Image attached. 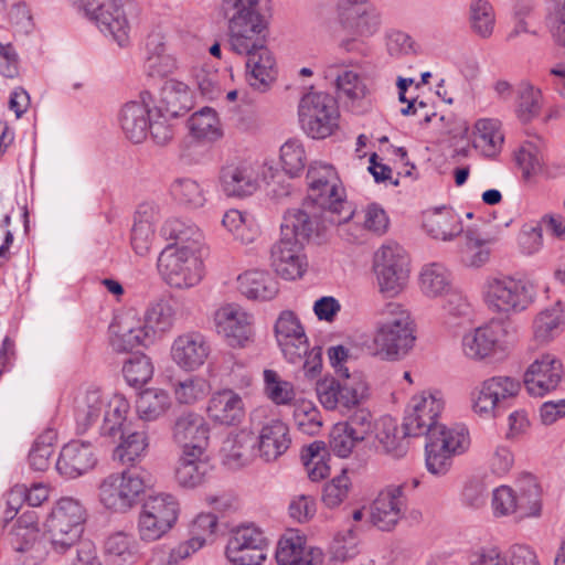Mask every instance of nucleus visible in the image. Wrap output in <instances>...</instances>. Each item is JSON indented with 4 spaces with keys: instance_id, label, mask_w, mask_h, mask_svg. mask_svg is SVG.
<instances>
[{
    "instance_id": "bb28decb",
    "label": "nucleus",
    "mask_w": 565,
    "mask_h": 565,
    "mask_svg": "<svg viewBox=\"0 0 565 565\" xmlns=\"http://www.w3.org/2000/svg\"><path fill=\"white\" fill-rule=\"evenodd\" d=\"M216 326L232 347H245L250 341L252 316L236 306H226L216 313Z\"/></svg>"
},
{
    "instance_id": "4be33fe9",
    "label": "nucleus",
    "mask_w": 565,
    "mask_h": 565,
    "mask_svg": "<svg viewBox=\"0 0 565 565\" xmlns=\"http://www.w3.org/2000/svg\"><path fill=\"white\" fill-rule=\"evenodd\" d=\"M563 364L552 354H543L527 367L524 385L529 394L543 396L555 390L563 377Z\"/></svg>"
},
{
    "instance_id": "0eeeda50",
    "label": "nucleus",
    "mask_w": 565,
    "mask_h": 565,
    "mask_svg": "<svg viewBox=\"0 0 565 565\" xmlns=\"http://www.w3.org/2000/svg\"><path fill=\"white\" fill-rule=\"evenodd\" d=\"M319 402L328 411L350 412L369 397V385L360 372L349 373L348 369L338 370V379L324 377L316 385Z\"/></svg>"
},
{
    "instance_id": "4468645a",
    "label": "nucleus",
    "mask_w": 565,
    "mask_h": 565,
    "mask_svg": "<svg viewBox=\"0 0 565 565\" xmlns=\"http://www.w3.org/2000/svg\"><path fill=\"white\" fill-rule=\"evenodd\" d=\"M179 507L170 494L150 497L142 505L138 520L139 536L153 542L168 533L178 519Z\"/></svg>"
},
{
    "instance_id": "c9c22d12",
    "label": "nucleus",
    "mask_w": 565,
    "mask_h": 565,
    "mask_svg": "<svg viewBox=\"0 0 565 565\" xmlns=\"http://www.w3.org/2000/svg\"><path fill=\"white\" fill-rule=\"evenodd\" d=\"M134 317L120 318L117 326H113L114 338L111 344L117 351H129L139 345L147 347L153 342L152 333L145 326H132Z\"/></svg>"
},
{
    "instance_id": "774afa93",
    "label": "nucleus",
    "mask_w": 565,
    "mask_h": 565,
    "mask_svg": "<svg viewBox=\"0 0 565 565\" xmlns=\"http://www.w3.org/2000/svg\"><path fill=\"white\" fill-rule=\"evenodd\" d=\"M550 33L554 44L565 51V0H551Z\"/></svg>"
},
{
    "instance_id": "a18cd8bd",
    "label": "nucleus",
    "mask_w": 565,
    "mask_h": 565,
    "mask_svg": "<svg viewBox=\"0 0 565 565\" xmlns=\"http://www.w3.org/2000/svg\"><path fill=\"white\" fill-rule=\"evenodd\" d=\"M191 135L199 140L215 141L222 137L217 114L210 107L194 113L188 121Z\"/></svg>"
},
{
    "instance_id": "ea45409f",
    "label": "nucleus",
    "mask_w": 565,
    "mask_h": 565,
    "mask_svg": "<svg viewBox=\"0 0 565 565\" xmlns=\"http://www.w3.org/2000/svg\"><path fill=\"white\" fill-rule=\"evenodd\" d=\"M175 321V309L170 299L160 298L152 301L146 310L145 323L152 338L172 329Z\"/></svg>"
},
{
    "instance_id": "9d476101",
    "label": "nucleus",
    "mask_w": 565,
    "mask_h": 565,
    "mask_svg": "<svg viewBox=\"0 0 565 565\" xmlns=\"http://www.w3.org/2000/svg\"><path fill=\"white\" fill-rule=\"evenodd\" d=\"M192 246H167L158 257V271L173 288L184 289L198 285L203 277V263Z\"/></svg>"
},
{
    "instance_id": "3c124183",
    "label": "nucleus",
    "mask_w": 565,
    "mask_h": 565,
    "mask_svg": "<svg viewBox=\"0 0 565 565\" xmlns=\"http://www.w3.org/2000/svg\"><path fill=\"white\" fill-rule=\"evenodd\" d=\"M563 307L558 300L552 308L541 311L534 320V337L540 342H547L557 333L563 323Z\"/></svg>"
},
{
    "instance_id": "20e7f679",
    "label": "nucleus",
    "mask_w": 565,
    "mask_h": 565,
    "mask_svg": "<svg viewBox=\"0 0 565 565\" xmlns=\"http://www.w3.org/2000/svg\"><path fill=\"white\" fill-rule=\"evenodd\" d=\"M416 324L411 312L401 303L388 302L381 310L374 343L386 360L403 359L413 349Z\"/></svg>"
},
{
    "instance_id": "8fccbe9b",
    "label": "nucleus",
    "mask_w": 565,
    "mask_h": 565,
    "mask_svg": "<svg viewBox=\"0 0 565 565\" xmlns=\"http://www.w3.org/2000/svg\"><path fill=\"white\" fill-rule=\"evenodd\" d=\"M542 90L530 82H522L518 90L516 113L521 121L527 122L537 117L542 108Z\"/></svg>"
},
{
    "instance_id": "6e6552de",
    "label": "nucleus",
    "mask_w": 565,
    "mask_h": 565,
    "mask_svg": "<svg viewBox=\"0 0 565 565\" xmlns=\"http://www.w3.org/2000/svg\"><path fill=\"white\" fill-rule=\"evenodd\" d=\"M482 297L492 312L515 315L526 310L533 303L535 291L529 281L499 275L486 279Z\"/></svg>"
},
{
    "instance_id": "58836bf2",
    "label": "nucleus",
    "mask_w": 565,
    "mask_h": 565,
    "mask_svg": "<svg viewBox=\"0 0 565 565\" xmlns=\"http://www.w3.org/2000/svg\"><path fill=\"white\" fill-rule=\"evenodd\" d=\"M516 513L519 518L539 516L541 514V489L536 479L530 475H523L518 481Z\"/></svg>"
},
{
    "instance_id": "6e6d98bb",
    "label": "nucleus",
    "mask_w": 565,
    "mask_h": 565,
    "mask_svg": "<svg viewBox=\"0 0 565 565\" xmlns=\"http://www.w3.org/2000/svg\"><path fill=\"white\" fill-rule=\"evenodd\" d=\"M10 543L15 552L30 553L34 559L42 556L40 530L13 526L10 532Z\"/></svg>"
},
{
    "instance_id": "423d86ee",
    "label": "nucleus",
    "mask_w": 565,
    "mask_h": 565,
    "mask_svg": "<svg viewBox=\"0 0 565 565\" xmlns=\"http://www.w3.org/2000/svg\"><path fill=\"white\" fill-rule=\"evenodd\" d=\"M87 513L82 502L71 497L61 498L46 519L45 526L56 553H73L79 544Z\"/></svg>"
},
{
    "instance_id": "de8ad7c7",
    "label": "nucleus",
    "mask_w": 565,
    "mask_h": 565,
    "mask_svg": "<svg viewBox=\"0 0 565 565\" xmlns=\"http://www.w3.org/2000/svg\"><path fill=\"white\" fill-rule=\"evenodd\" d=\"M469 24L472 32L481 39H489L493 34L495 12L489 0L470 1Z\"/></svg>"
},
{
    "instance_id": "ddd939ff",
    "label": "nucleus",
    "mask_w": 565,
    "mask_h": 565,
    "mask_svg": "<svg viewBox=\"0 0 565 565\" xmlns=\"http://www.w3.org/2000/svg\"><path fill=\"white\" fill-rule=\"evenodd\" d=\"M83 9L89 19L96 22L104 33L125 47L129 43L130 23L127 17L129 1L124 0H82Z\"/></svg>"
},
{
    "instance_id": "09e8293b",
    "label": "nucleus",
    "mask_w": 565,
    "mask_h": 565,
    "mask_svg": "<svg viewBox=\"0 0 565 565\" xmlns=\"http://www.w3.org/2000/svg\"><path fill=\"white\" fill-rule=\"evenodd\" d=\"M475 147L481 148L486 156H494L503 142V135L495 119H479L475 125Z\"/></svg>"
},
{
    "instance_id": "37998d69",
    "label": "nucleus",
    "mask_w": 565,
    "mask_h": 565,
    "mask_svg": "<svg viewBox=\"0 0 565 565\" xmlns=\"http://www.w3.org/2000/svg\"><path fill=\"white\" fill-rule=\"evenodd\" d=\"M162 234L174 243L169 246L183 247L192 246L193 250H199L203 238L202 232L192 223L184 222L179 218L168 220L163 227Z\"/></svg>"
},
{
    "instance_id": "bf43d9fd",
    "label": "nucleus",
    "mask_w": 565,
    "mask_h": 565,
    "mask_svg": "<svg viewBox=\"0 0 565 565\" xmlns=\"http://www.w3.org/2000/svg\"><path fill=\"white\" fill-rule=\"evenodd\" d=\"M281 167L286 174L297 177L306 167L307 157L300 141L291 139L280 148Z\"/></svg>"
},
{
    "instance_id": "4d7b16f0",
    "label": "nucleus",
    "mask_w": 565,
    "mask_h": 565,
    "mask_svg": "<svg viewBox=\"0 0 565 565\" xmlns=\"http://www.w3.org/2000/svg\"><path fill=\"white\" fill-rule=\"evenodd\" d=\"M278 565H318L313 557L303 556L300 539L282 537L276 551Z\"/></svg>"
},
{
    "instance_id": "412c9836",
    "label": "nucleus",
    "mask_w": 565,
    "mask_h": 565,
    "mask_svg": "<svg viewBox=\"0 0 565 565\" xmlns=\"http://www.w3.org/2000/svg\"><path fill=\"white\" fill-rule=\"evenodd\" d=\"M209 425L204 418L191 411L177 416L172 426V438L182 451L204 454L209 445Z\"/></svg>"
},
{
    "instance_id": "f03ea898",
    "label": "nucleus",
    "mask_w": 565,
    "mask_h": 565,
    "mask_svg": "<svg viewBox=\"0 0 565 565\" xmlns=\"http://www.w3.org/2000/svg\"><path fill=\"white\" fill-rule=\"evenodd\" d=\"M308 195L301 207L291 209L287 212H300L307 214L310 220L322 227L327 225L341 224L349 221L354 212L349 210L342 216L345 205L344 189L340 179L330 164L313 162L307 172Z\"/></svg>"
},
{
    "instance_id": "864d4df0",
    "label": "nucleus",
    "mask_w": 565,
    "mask_h": 565,
    "mask_svg": "<svg viewBox=\"0 0 565 565\" xmlns=\"http://www.w3.org/2000/svg\"><path fill=\"white\" fill-rule=\"evenodd\" d=\"M515 162L522 171V179L531 182L543 171V157L537 146L532 142H524L515 152Z\"/></svg>"
},
{
    "instance_id": "338daca9",
    "label": "nucleus",
    "mask_w": 565,
    "mask_h": 565,
    "mask_svg": "<svg viewBox=\"0 0 565 565\" xmlns=\"http://www.w3.org/2000/svg\"><path fill=\"white\" fill-rule=\"evenodd\" d=\"M294 418L299 430L310 436L318 434L322 427L320 412L310 403L300 405L295 411Z\"/></svg>"
},
{
    "instance_id": "052dcab7",
    "label": "nucleus",
    "mask_w": 565,
    "mask_h": 565,
    "mask_svg": "<svg viewBox=\"0 0 565 565\" xmlns=\"http://www.w3.org/2000/svg\"><path fill=\"white\" fill-rule=\"evenodd\" d=\"M104 550L107 555L115 559L126 562L137 554V542L132 535L116 532L105 540Z\"/></svg>"
},
{
    "instance_id": "1a4fd4ad",
    "label": "nucleus",
    "mask_w": 565,
    "mask_h": 565,
    "mask_svg": "<svg viewBox=\"0 0 565 565\" xmlns=\"http://www.w3.org/2000/svg\"><path fill=\"white\" fill-rule=\"evenodd\" d=\"M151 481V475L138 467L111 473L99 484V501L106 509L125 512L136 503Z\"/></svg>"
},
{
    "instance_id": "473e14b6",
    "label": "nucleus",
    "mask_w": 565,
    "mask_h": 565,
    "mask_svg": "<svg viewBox=\"0 0 565 565\" xmlns=\"http://www.w3.org/2000/svg\"><path fill=\"white\" fill-rule=\"evenodd\" d=\"M157 221L158 207L153 203L139 204L131 230V246L136 254L143 256L150 250Z\"/></svg>"
},
{
    "instance_id": "b1692460",
    "label": "nucleus",
    "mask_w": 565,
    "mask_h": 565,
    "mask_svg": "<svg viewBox=\"0 0 565 565\" xmlns=\"http://www.w3.org/2000/svg\"><path fill=\"white\" fill-rule=\"evenodd\" d=\"M141 100H132L124 105L119 114V122L126 137L134 143L142 142L148 136L152 97L149 92L140 95Z\"/></svg>"
},
{
    "instance_id": "6ab92c4d",
    "label": "nucleus",
    "mask_w": 565,
    "mask_h": 565,
    "mask_svg": "<svg viewBox=\"0 0 565 565\" xmlns=\"http://www.w3.org/2000/svg\"><path fill=\"white\" fill-rule=\"evenodd\" d=\"M404 484H391L384 488L371 505V522L381 531H391L404 516L406 497Z\"/></svg>"
},
{
    "instance_id": "49530a36",
    "label": "nucleus",
    "mask_w": 565,
    "mask_h": 565,
    "mask_svg": "<svg viewBox=\"0 0 565 565\" xmlns=\"http://www.w3.org/2000/svg\"><path fill=\"white\" fill-rule=\"evenodd\" d=\"M121 443L114 450V459L122 465H134L145 457L148 448V436L145 431H134L124 436L122 428L118 433Z\"/></svg>"
},
{
    "instance_id": "680f3d73",
    "label": "nucleus",
    "mask_w": 565,
    "mask_h": 565,
    "mask_svg": "<svg viewBox=\"0 0 565 565\" xmlns=\"http://www.w3.org/2000/svg\"><path fill=\"white\" fill-rule=\"evenodd\" d=\"M170 190L175 200L192 207H201L205 202L200 184L192 179H177Z\"/></svg>"
},
{
    "instance_id": "5701e85b",
    "label": "nucleus",
    "mask_w": 565,
    "mask_h": 565,
    "mask_svg": "<svg viewBox=\"0 0 565 565\" xmlns=\"http://www.w3.org/2000/svg\"><path fill=\"white\" fill-rule=\"evenodd\" d=\"M97 462L95 449L88 441L72 440L61 449L56 470L68 479H75L92 470Z\"/></svg>"
},
{
    "instance_id": "79ce46f5",
    "label": "nucleus",
    "mask_w": 565,
    "mask_h": 565,
    "mask_svg": "<svg viewBox=\"0 0 565 565\" xmlns=\"http://www.w3.org/2000/svg\"><path fill=\"white\" fill-rule=\"evenodd\" d=\"M171 406L169 394L161 388H148L142 391L136 401V409L139 418L146 422L157 420Z\"/></svg>"
},
{
    "instance_id": "e433bc0d",
    "label": "nucleus",
    "mask_w": 565,
    "mask_h": 565,
    "mask_svg": "<svg viewBox=\"0 0 565 565\" xmlns=\"http://www.w3.org/2000/svg\"><path fill=\"white\" fill-rule=\"evenodd\" d=\"M424 227L429 236L441 241H451L463 232L460 217L445 207L427 214Z\"/></svg>"
},
{
    "instance_id": "72a5a7b5",
    "label": "nucleus",
    "mask_w": 565,
    "mask_h": 565,
    "mask_svg": "<svg viewBox=\"0 0 565 565\" xmlns=\"http://www.w3.org/2000/svg\"><path fill=\"white\" fill-rule=\"evenodd\" d=\"M204 454L182 451L175 468V480L183 487L193 489L209 478L212 466L203 459Z\"/></svg>"
},
{
    "instance_id": "0e129e2a",
    "label": "nucleus",
    "mask_w": 565,
    "mask_h": 565,
    "mask_svg": "<svg viewBox=\"0 0 565 565\" xmlns=\"http://www.w3.org/2000/svg\"><path fill=\"white\" fill-rule=\"evenodd\" d=\"M361 441L343 423H338L330 433L329 447L338 457L347 458Z\"/></svg>"
},
{
    "instance_id": "a878e982",
    "label": "nucleus",
    "mask_w": 565,
    "mask_h": 565,
    "mask_svg": "<svg viewBox=\"0 0 565 565\" xmlns=\"http://www.w3.org/2000/svg\"><path fill=\"white\" fill-rule=\"evenodd\" d=\"M210 354V345L199 332L179 335L172 343V360L183 370L193 371L204 364Z\"/></svg>"
},
{
    "instance_id": "5fc2aeb1",
    "label": "nucleus",
    "mask_w": 565,
    "mask_h": 565,
    "mask_svg": "<svg viewBox=\"0 0 565 565\" xmlns=\"http://www.w3.org/2000/svg\"><path fill=\"white\" fill-rule=\"evenodd\" d=\"M335 66L330 65L326 71V77L335 76V86L340 99L354 100L364 97L365 86L360 76L352 71L334 74Z\"/></svg>"
},
{
    "instance_id": "a19ab883",
    "label": "nucleus",
    "mask_w": 565,
    "mask_h": 565,
    "mask_svg": "<svg viewBox=\"0 0 565 565\" xmlns=\"http://www.w3.org/2000/svg\"><path fill=\"white\" fill-rule=\"evenodd\" d=\"M419 286L423 294L429 298H436L451 291V275L439 263L425 265L419 275Z\"/></svg>"
},
{
    "instance_id": "aec40b11",
    "label": "nucleus",
    "mask_w": 565,
    "mask_h": 565,
    "mask_svg": "<svg viewBox=\"0 0 565 565\" xmlns=\"http://www.w3.org/2000/svg\"><path fill=\"white\" fill-rule=\"evenodd\" d=\"M275 334L277 342L285 355L291 362H299L309 350L308 339L297 316L290 311H282L276 323Z\"/></svg>"
},
{
    "instance_id": "a211bd4d",
    "label": "nucleus",
    "mask_w": 565,
    "mask_h": 565,
    "mask_svg": "<svg viewBox=\"0 0 565 565\" xmlns=\"http://www.w3.org/2000/svg\"><path fill=\"white\" fill-rule=\"evenodd\" d=\"M228 19V44L237 54L250 53L267 44V22L257 12L233 15Z\"/></svg>"
},
{
    "instance_id": "4c0bfd02",
    "label": "nucleus",
    "mask_w": 565,
    "mask_h": 565,
    "mask_svg": "<svg viewBox=\"0 0 565 565\" xmlns=\"http://www.w3.org/2000/svg\"><path fill=\"white\" fill-rule=\"evenodd\" d=\"M494 238L486 237L476 230L465 232V245L461 247V262L468 267H481L490 258V245Z\"/></svg>"
},
{
    "instance_id": "13d9d810",
    "label": "nucleus",
    "mask_w": 565,
    "mask_h": 565,
    "mask_svg": "<svg viewBox=\"0 0 565 565\" xmlns=\"http://www.w3.org/2000/svg\"><path fill=\"white\" fill-rule=\"evenodd\" d=\"M122 373L129 385L140 386L151 380L153 365L147 355L134 354L125 362Z\"/></svg>"
},
{
    "instance_id": "f8f14e48",
    "label": "nucleus",
    "mask_w": 565,
    "mask_h": 565,
    "mask_svg": "<svg viewBox=\"0 0 565 565\" xmlns=\"http://www.w3.org/2000/svg\"><path fill=\"white\" fill-rule=\"evenodd\" d=\"M521 384L511 376H492L477 385L470 394L472 409L483 418H494L505 411V403L518 395Z\"/></svg>"
},
{
    "instance_id": "c03bdc74",
    "label": "nucleus",
    "mask_w": 565,
    "mask_h": 565,
    "mask_svg": "<svg viewBox=\"0 0 565 565\" xmlns=\"http://www.w3.org/2000/svg\"><path fill=\"white\" fill-rule=\"evenodd\" d=\"M375 437L385 454L394 458L406 455L407 443L404 440L406 436H398L397 424L392 417H384L380 420Z\"/></svg>"
},
{
    "instance_id": "9b49d317",
    "label": "nucleus",
    "mask_w": 565,
    "mask_h": 565,
    "mask_svg": "<svg viewBox=\"0 0 565 565\" xmlns=\"http://www.w3.org/2000/svg\"><path fill=\"white\" fill-rule=\"evenodd\" d=\"M298 117L301 128L309 137L327 138L338 127L337 102L327 93L308 92L299 102Z\"/></svg>"
},
{
    "instance_id": "f257e3e1",
    "label": "nucleus",
    "mask_w": 565,
    "mask_h": 565,
    "mask_svg": "<svg viewBox=\"0 0 565 565\" xmlns=\"http://www.w3.org/2000/svg\"><path fill=\"white\" fill-rule=\"evenodd\" d=\"M443 408L440 398L423 393L412 398V411L403 423L405 436L426 437V467L436 476L446 475L452 465V457L463 454L470 445L468 430L463 426L446 427L437 422Z\"/></svg>"
},
{
    "instance_id": "dca6fc26",
    "label": "nucleus",
    "mask_w": 565,
    "mask_h": 565,
    "mask_svg": "<svg viewBox=\"0 0 565 565\" xmlns=\"http://www.w3.org/2000/svg\"><path fill=\"white\" fill-rule=\"evenodd\" d=\"M373 268L382 292L399 294L408 278L407 257L398 245H384L374 255Z\"/></svg>"
},
{
    "instance_id": "f704fd0d",
    "label": "nucleus",
    "mask_w": 565,
    "mask_h": 565,
    "mask_svg": "<svg viewBox=\"0 0 565 565\" xmlns=\"http://www.w3.org/2000/svg\"><path fill=\"white\" fill-rule=\"evenodd\" d=\"M237 281L242 295L249 299L271 300L279 291L277 280L264 270H246L238 276Z\"/></svg>"
},
{
    "instance_id": "2eb2a0df",
    "label": "nucleus",
    "mask_w": 565,
    "mask_h": 565,
    "mask_svg": "<svg viewBox=\"0 0 565 565\" xmlns=\"http://www.w3.org/2000/svg\"><path fill=\"white\" fill-rule=\"evenodd\" d=\"M268 539L253 523L242 524L231 532L226 557L232 565H260L266 559Z\"/></svg>"
},
{
    "instance_id": "c85d7f7f",
    "label": "nucleus",
    "mask_w": 565,
    "mask_h": 565,
    "mask_svg": "<svg viewBox=\"0 0 565 565\" xmlns=\"http://www.w3.org/2000/svg\"><path fill=\"white\" fill-rule=\"evenodd\" d=\"M194 106L193 94L183 82L168 79L160 90L156 110L164 118H178L186 115Z\"/></svg>"
},
{
    "instance_id": "393cba45",
    "label": "nucleus",
    "mask_w": 565,
    "mask_h": 565,
    "mask_svg": "<svg viewBox=\"0 0 565 565\" xmlns=\"http://www.w3.org/2000/svg\"><path fill=\"white\" fill-rule=\"evenodd\" d=\"M206 414L216 424L235 426L241 424L245 417V404L235 391L218 390L209 398Z\"/></svg>"
},
{
    "instance_id": "7c9ffc66",
    "label": "nucleus",
    "mask_w": 565,
    "mask_h": 565,
    "mask_svg": "<svg viewBox=\"0 0 565 565\" xmlns=\"http://www.w3.org/2000/svg\"><path fill=\"white\" fill-rule=\"evenodd\" d=\"M243 55L246 56V79L248 84L259 92H265L276 75L275 58L267 44Z\"/></svg>"
},
{
    "instance_id": "39448f33",
    "label": "nucleus",
    "mask_w": 565,
    "mask_h": 565,
    "mask_svg": "<svg viewBox=\"0 0 565 565\" xmlns=\"http://www.w3.org/2000/svg\"><path fill=\"white\" fill-rule=\"evenodd\" d=\"M106 406V399L97 388H88L77 395L73 408L76 431L86 433L104 415L100 434L117 436L126 420L128 404L122 399H116L108 404V409Z\"/></svg>"
},
{
    "instance_id": "2f4dec72",
    "label": "nucleus",
    "mask_w": 565,
    "mask_h": 565,
    "mask_svg": "<svg viewBox=\"0 0 565 565\" xmlns=\"http://www.w3.org/2000/svg\"><path fill=\"white\" fill-rule=\"evenodd\" d=\"M288 426L279 419H270L258 435L259 456L267 462L274 461L290 446Z\"/></svg>"
},
{
    "instance_id": "f3484780",
    "label": "nucleus",
    "mask_w": 565,
    "mask_h": 565,
    "mask_svg": "<svg viewBox=\"0 0 565 565\" xmlns=\"http://www.w3.org/2000/svg\"><path fill=\"white\" fill-rule=\"evenodd\" d=\"M338 21L348 34L365 39L373 36L381 29L382 13L369 0H340Z\"/></svg>"
},
{
    "instance_id": "7ed1b4c3",
    "label": "nucleus",
    "mask_w": 565,
    "mask_h": 565,
    "mask_svg": "<svg viewBox=\"0 0 565 565\" xmlns=\"http://www.w3.org/2000/svg\"><path fill=\"white\" fill-rule=\"evenodd\" d=\"M300 212H286L281 223V237L270 250L271 266L277 275L287 280L299 278L306 271L307 263L302 247L315 232L322 226Z\"/></svg>"
},
{
    "instance_id": "e2e57ef3",
    "label": "nucleus",
    "mask_w": 565,
    "mask_h": 565,
    "mask_svg": "<svg viewBox=\"0 0 565 565\" xmlns=\"http://www.w3.org/2000/svg\"><path fill=\"white\" fill-rule=\"evenodd\" d=\"M264 382L265 392L275 404L286 405L295 398L292 385L287 381L280 380L277 372L265 370Z\"/></svg>"
},
{
    "instance_id": "69168bd1",
    "label": "nucleus",
    "mask_w": 565,
    "mask_h": 565,
    "mask_svg": "<svg viewBox=\"0 0 565 565\" xmlns=\"http://www.w3.org/2000/svg\"><path fill=\"white\" fill-rule=\"evenodd\" d=\"M351 481L345 471L334 477L323 488L322 501L328 508L339 507L349 494Z\"/></svg>"
},
{
    "instance_id": "c756f323",
    "label": "nucleus",
    "mask_w": 565,
    "mask_h": 565,
    "mask_svg": "<svg viewBox=\"0 0 565 565\" xmlns=\"http://www.w3.org/2000/svg\"><path fill=\"white\" fill-rule=\"evenodd\" d=\"M220 183L227 196L252 195L258 188L257 175L246 162H231L222 167Z\"/></svg>"
},
{
    "instance_id": "cd10ccee",
    "label": "nucleus",
    "mask_w": 565,
    "mask_h": 565,
    "mask_svg": "<svg viewBox=\"0 0 565 565\" xmlns=\"http://www.w3.org/2000/svg\"><path fill=\"white\" fill-rule=\"evenodd\" d=\"M503 327L498 322H491L466 333L462 337L463 354L475 361L484 360L497 352Z\"/></svg>"
},
{
    "instance_id": "603ef678",
    "label": "nucleus",
    "mask_w": 565,
    "mask_h": 565,
    "mask_svg": "<svg viewBox=\"0 0 565 565\" xmlns=\"http://www.w3.org/2000/svg\"><path fill=\"white\" fill-rule=\"evenodd\" d=\"M175 401L179 404L192 405L204 398L209 393V383L200 376H188L172 383Z\"/></svg>"
}]
</instances>
